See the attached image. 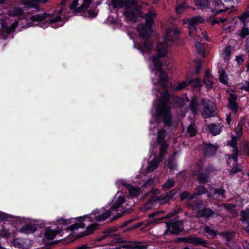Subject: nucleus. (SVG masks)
<instances>
[{"label": "nucleus", "mask_w": 249, "mask_h": 249, "mask_svg": "<svg viewBox=\"0 0 249 249\" xmlns=\"http://www.w3.org/2000/svg\"><path fill=\"white\" fill-rule=\"evenodd\" d=\"M238 18L243 23L244 25L249 23V11H245L241 16L238 17Z\"/></svg>", "instance_id": "72a5a7b5"}, {"label": "nucleus", "mask_w": 249, "mask_h": 249, "mask_svg": "<svg viewBox=\"0 0 249 249\" xmlns=\"http://www.w3.org/2000/svg\"><path fill=\"white\" fill-rule=\"evenodd\" d=\"M190 84L194 88L200 87L201 86V81L198 78L192 79L187 76L184 81L178 82L177 85L174 88V89L176 91L181 90Z\"/></svg>", "instance_id": "f8f14e48"}, {"label": "nucleus", "mask_w": 249, "mask_h": 249, "mask_svg": "<svg viewBox=\"0 0 249 249\" xmlns=\"http://www.w3.org/2000/svg\"><path fill=\"white\" fill-rule=\"evenodd\" d=\"M117 249L126 248L127 249H147V246L142 242H135L131 245H123L119 247H116Z\"/></svg>", "instance_id": "f3484780"}, {"label": "nucleus", "mask_w": 249, "mask_h": 249, "mask_svg": "<svg viewBox=\"0 0 249 249\" xmlns=\"http://www.w3.org/2000/svg\"><path fill=\"white\" fill-rule=\"evenodd\" d=\"M47 1V0L42 1V0H21L22 4L27 9L34 8L38 10V4L39 3H45Z\"/></svg>", "instance_id": "2eb2a0df"}, {"label": "nucleus", "mask_w": 249, "mask_h": 249, "mask_svg": "<svg viewBox=\"0 0 249 249\" xmlns=\"http://www.w3.org/2000/svg\"><path fill=\"white\" fill-rule=\"evenodd\" d=\"M124 202V196H119L109 210L106 212H104L103 209L93 211L89 215H86L80 218L78 223L71 225L68 228V230L74 231L75 230L79 228H84L86 222H89L93 221L97 222L103 221L112 214H114L115 212H117L120 210L122 209V205Z\"/></svg>", "instance_id": "f03ea898"}, {"label": "nucleus", "mask_w": 249, "mask_h": 249, "mask_svg": "<svg viewBox=\"0 0 249 249\" xmlns=\"http://www.w3.org/2000/svg\"><path fill=\"white\" fill-rule=\"evenodd\" d=\"M92 0H62L61 5L63 6L58 10V15L51 20L50 22H59L62 20L77 15L87 10Z\"/></svg>", "instance_id": "7ed1b4c3"}, {"label": "nucleus", "mask_w": 249, "mask_h": 249, "mask_svg": "<svg viewBox=\"0 0 249 249\" xmlns=\"http://www.w3.org/2000/svg\"><path fill=\"white\" fill-rule=\"evenodd\" d=\"M236 35L244 39L247 36L249 35V28L247 27L246 25H244L242 29L236 33Z\"/></svg>", "instance_id": "2f4dec72"}, {"label": "nucleus", "mask_w": 249, "mask_h": 249, "mask_svg": "<svg viewBox=\"0 0 249 249\" xmlns=\"http://www.w3.org/2000/svg\"><path fill=\"white\" fill-rule=\"evenodd\" d=\"M51 15L49 14H47L46 13H44L42 14H36L35 15L32 16L30 18V19L32 20V21L34 22H42L44 20H47V21H49V23L51 24V26L53 28H56V26H55L54 24L55 23H57L58 22H54L53 23H51L50 22L51 19H47L49 18H50ZM52 19H51L52 20Z\"/></svg>", "instance_id": "4468645a"}, {"label": "nucleus", "mask_w": 249, "mask_h": 249, "mask_svg": "<svg viewBox=\"0 0 249 249\" xmlns=\"http://www.w3.org/2000/svg\"><path fill=\"white\" fill-rule=\"evenodd\" d=\"M204 19L200 16L194 17L191 18L183 19V24H188L189 34L190 36L198 39L201 38L203 39H207L206 35L203 33L201 30L197 29L195 26L196 24L201 23L204 22Z\"/></svg>", "instance_id": "423d86ee"}, {"label": "nucleus", "mask_w": 249, "mask_h": 249, "mask_svg": "<svg viewBox=\"0 0 249 249\" xmlns=\"http://www.w3.org/2000/svg\"><path fill=\"white\" fill-rule=\"evenodd\" d=\"M168 166L170 169L172 170L175 169L176 167L175 163L171 160H169Z\"/></svg>", "instance_id": "bf43d9fd"}, {"label": "nucleus", "mask_w": 249, "mask_h": 249, "mask_svg": "<svg viewBox=\"0 0 249 249\" xmlns=\"http://www.w3.org/2000/svg\"><path fill=\"white\" fill-rule=\"evenodd\" d=\"M36 230L35 225L31 224H26L25 226L20 228L19 231L21 233L29 234L33 233Z\"/></svg>", "instance_id": "b1692460"}, {"label": "nucleus", "mask_w": 249, "mask_h": 249, "mask_svg": "<svg viewBox=\"0 0 249 249\" xmlns=\"http://www.w3.org/2000/svg\"><path fill=\"white\" fill-rule=\"evenodd\" d=\"M217 151L216 146L211 144H207L205 145L203 152L205 156L210 157L213 156Z\"/></svg>", "instance_id": "412c9836"}, {"label": "nucleus", "mask_w": 249, "mask_h": 249, "mask_svg": "<svg viewBox=\"0 0 249 249\" xmlns=\"http://www.w3.org/2000/svg\"><path fill=\"white\" fill-rule=\"evenodd\" d=\"M175 184V181L173 178H168L165 182L162 185V188L165 191H167L174 186Z\"/></svg>", "instance_id": "473e14b6"}, {"label": "nucleus", "mask_w": 249, "mask_h": 249, "mask_svg": "<svg viewBox=\"0 0 249 249\" xmlns=\"http://www.w3.org/2000/svg\"><path fill=\"white\" fill-rule=\"evenodd\" d=\"M214 212L211 209L204 208L198 211L197 216L198 217L209 218L214 215Z\"/></svg>", "instance_id": "5701e85b"}, {"label": "nucleus", "mask_w": 249, "mask_h": 249, "mask_svg": "<svg viewBox=\"0 0 249 249\" xmlns=\"http://www.w3.org/2000/svg\"><path fill=\"white\" fill-rule=\"evenodd\" d=\"M210 191H213V195H212L211 194L210 192H208L207 193V196L208 197H213L214 199L215 198L214 196H215V197H216V195H217V196H218V198H219L220 199H222L224 198H225L224 194L225 193V191L224 189H223L222 188L217 189H211Z\"/></svg>", "instance_id": "aec40b11"}, {"label": "nucleus", "mask_w": 249, "mask_h": 249, "mask_svg": "<svg viewBox=\"0 0 249 249\" xmlns=\"http://www.w3.org/2000/svg\"><path fill=\"white\" fill-rule=\"evenodd\" d=\"M24 10L19 7H12L8 11V15L12 17H19L24 14Z\"/></svg>", "instance_id": "6ab92c4d"}, {"label": "nucleus", "mask_w": 249, "mask_h": 249, "mask_svg": "<svg viewBox=\"0 0 249 249\" xmlns=\"http://www.w3.org/2000/svg\"><path fill=\"white\" fill-rule=\"evenodd\" d=\"M236 99L237 96L235 94L232 93L230 94L229 98V102H236Z\"/></svg>", "instance_id": "052dcab7"}, {"label": "nucleus", "mask_w": 249, "mask_h": 249, "mask_svg": "<svg viewBox=\"0 0 249 249\" xmlns=\"http://www.w3.org/2000/svg\"><path fill=\"white\" fill-rule=\"evenodd\" d=\"M201 104L204 106L202 111V115L205 118L213 117L214 114V104L210 100H206L204 98L201 99Z\"/></svg>", "instance_id": "ddd939ff"}, {"label": "nucleus", "mask_w": 249, "mask_h": 249, "mask_svg": "<svg viewBox=\"0 0 249 249\" xmlns=\"http://www.w3.org/2000/svg\"><path fill=\"white\" fill-rule=\"evenodd\" d=\"M204 82L208 89H211L212 87V82L209 78H204Z\"/></svg>", "instance_id": "4d7b16f0"}, {"label": "nucleus", "mask_w": 249, "mask_h": 249, "mask_svg": "<svg viewBox=\"0 0 249 249\" xmlns=\"http://www.w3.org/2000/svg\"><path fill=\"white\" fill-rule=\"evenodd\" d=\"M220 81L225 85H227L228 83V77L225 71H222L219 75Z\"/></svg>", "instance_id": "c9c22d12"}, {"label": "nucleus", "mask_w": 249, "mask_h": 249, "mask_svg": "<svg viewBox=\"0 0 249 249\" xmlns=\"http://www.w3.org/2000/svg\"><path fill=\"white\" fill-rule=\"evenodd\" d=\"M202 204H203V201H197L195 206L194 207L193 209H195L199 208V206L202 205Z\"/></svg>", "instance_id": "0e129e2a"}, {"label": "nucleus", "mask_w": 249, "mask_h": 249, "mask_svg": "<svg viewBox=\"0 0 249 249\" xmlns=\"http://www.w3.org/2000/svg\"><path fill=\"white\" fill-rule=\"evenodd\" d=\"M195 2L196 6L202 10L207 8L210 6L209 0H195Z\"/></svg>", "instance_id": "cd10ccee"}, {"label": "nucleus", "mask_w": 249, "mask_h": 249, "mask_svg": "<svg viewBox=\"0 0 249 249\" xmlns=\"http://www.w3.org/2000/svg\"><path fill=\"white\" fill-rule=\"evenodd\" d=\"M154 46L152 42L149 39H146L144 40L143 45L141 47L143 53H147L149 51H151Z\"/></svg>", "instance_id": "bb28decb"}, {"label": "nucleus", "mask_w": 249, "mask_h": 249, "mask_svg": "<svg viewBox=\"0 0 249 249\" xmlns=\"http://www.w3.org/2000/svg\"><path fill=\"white\" fill-rule=\"evenodd\" d=\"M202 163L197 164L196 167V170L193 171L194 175H197V179L200 183H206L208 182L209 179V175L214 171L212 167H207L205 172L202 171Z\"/></svg>", "instance_id": "1a4fd4ad"}, {"label": "nucleus", "mask_w": 249, "mask_h": 249, "mask_svg": "<svg viewBox=\"0 0 249 249\" xmlns=\"http://www.w3.org/2000/svg\"><path fill=\"white\" fill-rule=\"evenodd\" d=\"M196 47L199 53L203 54L204 50V45L200 43L197 42L196 43Z\"/></svg>", "instance_id": "49530a36"}, {"label": "nucleus", "mask_w": 249, "mask_h": 249, "mask_svg": "<svg viewBox=\"0 0 249 249\" xmlns=\"http://www.w3.org/2000/svg\"><path fill=\"white\" fill-rule=\"evenodd\" d=\"M239 144L242 153L249 157V142L244 140L241 141Z\"/></svg>", "instance_id": "393cba45"}, {"label": "nucleus", "mask_w": 249, "mask_h": 249, "mask_svg": "<svg viewBox=\"0 0 249 249\" xmlns=\"http://www.w3.org/2000/svg\"><path fill=\"white\" fill-rule=\"evenodd\" d=\"M10 233L8 230L5 229H2L0 231V236L7 237L10 236Z\"/></svg>", "instance_id": "3c124183"}, {"label": "nucleus", "mask_w": 249, "mask_h": 249, "mask_svg": "<svg viewBox=\"0 0 249 249\" xmlns=\"http://www.w3.org/2000/svg\"><path fill=\"white\" fill-rule=\"evenodd\" d=\"M7 218L6 214L4 213L0 212V220H4Z\"/></svg>", "instance_id": "338daca9"}, {"label": "nucleus", "mask_w": 249, "mask_h": 249, "mask_svg": "<svg viewBox=\"0 0 249 249\" xmlns=\"http://www.w3.org/2000/svg\"><path fill=\"white\" fill-rule=\"evenodd\" d=\"M227 24H223V26H222V29H223V31L226 33H231V29L232 28V27L231 26H226Z\"/></svg>", "instance_id": "6e6d98bb"}, {"label": "nucleus", "mask_w": 249, "mask_h": 249, "mask_svg": "<svg viewBox=\"0 0 249 249\" xmlns=\"http://www.w3.org/2000/svg\"><path fill=\"white\" fill-rule=\"evenodd\" d=\"M98 225L96 224H91L89 225L84 232V235L92 233L97 228Z\"/></svg>", "instance_id": "f704fd0d"}, {"label": "nucleus", "mask_w": 249, "mask_h": 249, "mask_svg": "<svg viewBox=\"0 0 249 249\" xmlns=\"http://www.w3.org/2000/svg\"><path fill=\"white\" fill-rule=\"evenodd\" d=\"M166 131L164 129H161L158 131L157 142L159 143L162 142L164 139Z\"/></svg>", "instance_id": "e433bc0d"}, {"label": "nucleus", "mask_w": 249, "mask_h": 249, "mask_svg": "<svg viewBox=\"0 0 249 249\" xmlns=\"http://www.w3.org/2000/svg\"><path fill=\"white\" fill-rule=\"evenodd\" d=\"M166 147L163 144L160 147L159 157L157 158L158 160H160V161H162L163 158L166 154Z\"/></svg>", "instance_id": "79ce46f5"}, {"label": "nucleus", "mask_w": 249, "mask_h": 249, "mask_svg": "<svg viewBox=\"0 0 249 249\" xmlns=\"http://www.w3.org/2000/svg\"><path fill=\"white\" fill-rule=\"evenodd\" d=\"M18 25V21H15L10 27H8L6 32L7 33L9 34L12 32L14 31L16 28L17 27Z\"/></svg>", "instance_id": "de8ad7c7"}, {"label": "nucleus", "mask_w": 249, "mask_h": 249, "mask_svg": "<svg viewBox=\"0 0 249 249\" xmlns=\"http://www.w3.org/2000/svg\"><path fill=\"white\" fill-rule=\"evenodd\" d=\"M235 60L238 64H242L244 62V59L242 55H237L236 56Z\"/></svg>", "instance_id": "13d9d810"}, {"label": "nucleus", "mask_w": 249, "mask_h": 249, "mask_svg": "<svg viewBox=\"0 0 249 249\" xmlns=\"http://www.w3.org/2000/svg\"><path fill=\"white\" fill-rule=\"evenodd\" d=\"M156 14L149 12L145 15V24H140L137 27V31L142 37L150 35L152 33V26L154 23V18Z\"/></svg>", "instance_id": "0eeeda50"}, {"label": "nucleus", "mask_w": 249, "mask_h": 249, "mask_svg": "<svg viewBox=\"0 0 249 249\" xmlns=\"http://www.w3.org/2000/svg\"><path fill=\"white\" fill-rule=\"evenodd\" d=\"M127 188L131 196H138L140 194L141 189L139 187L129 185L127 186Z\"/></svg>", "instance_id": "a878e982"}, {"label": "nucleus", "mask_w": 249, "mask_h": 249, "mask_svg": "<svg viewBox=\"0 0 249 249\" xmlns=\"http://www.w3.org/2000/svg\"><path fill=\"white\" fill-rule=\"evenodd\" d=\"M179 33V31L176 27H172L170 28H167L164 37L165 43L159 42L157 44V55L154 56L151 59L155 68L160 73L159 80V84L164 88L167 86L168 83V74L162 70V63L160 60V58L165 57L166 55L168 42H174L175 40H177L178 38Z\"/></svg>", "instance_id": "f257e3e1"}, {"label": "nucleus", "mask_w": 249, "mask_h": 249, "mask_svg": "<svg viewBox=\"0 0 249 249\" xmlns=\"http://www.w3.org/2000/svg\"><path fill=\"white\" fill-rule=\"evenodd\" d=\"M242 219L243 222H249V209H247L241 212Z\"/></svg>", "instance_id": "58836bf2"}, {"label": "nucleus", "mask_w": 249, "mask_h": 249, "mask_svg": "<svg viewBox=\"0 0 249 249\" xmlns=\"http://www.w3.org/2000/svg\"><path fill=\"white\" fill-rule=\"evenodd\" d=\"M88 16L90 18H94L97 16L95 11L89 10L88 11Z\"/></svg>", "instance_id": "680f3d73"}, {"label": "nucleus", "mask_w": 249, "mask_h": 249, "mask_svg": "<svg viewBox=\"0 0 249 249\" xmlns=\"http://www.w3.org/2000/svg\"><path fill=\"white\" fill-rule=\"evenodd\" d=\"M165 224L167 229L164 232V235H167L168 232L178 234L184 230V223L181 220H171L169 222H166Z\"/></svg>", "instance_id": "6e6552de"}, {"label": "nucleus", "mask_w": 249, "mask_h": 249, "mask_svg": "<svg viewBox=\"0 0 249 249\" xmlns=\"http://www.w3.org/2000/svg\"><path fill=\"white\" fill-rule=\"evenodd\" d=\"M231 47L228 46L226 47L224 50L223 55L225 59H229V57L231 54Z\"/></svg>", "instance_id": "37998d69"}, {"label": "nucleus", "mask_w": 249, "mask_h": 249, "mask_svg": "<svg viewBox=\"0 0 249 249\" xmlns=\"http://www.w3.org/2000/svg\"><path fill=\"white\" fill-rule=\"evenodd\" d=\"M187 240V243L191 244L195 246L202 245L204 247H205L207 244L205 240L196 237L195 235L188 236Z\"/></svg>", "instance_id": "dca6fc26"}, {"label": "nucleus", "mask_w": 249, "mask_h": 249, "mask_svg": "<svg viewBox=\"0 0 249 249\" xmlns=\"http://www.w3.org/2000/svg\"><path fill=\"white\" fill-rule=\"evenodd\" d=\"M243 247L244 249H249V243L247 241H244L243 243Z\"/></svg>", "instance_id": "774afa93"}, {"label": "nucleus", "mask_w": 249, "mask_h": 249, "mask_svg": "<svg viewBox=\"0 0 249 249\" xmlns=\"http://www.w3.org/2000/svg\"><path fill=\"white\" fill-rule=\"evenodd\" d=\"M114 8L124 9V15L127 22L135 23L139 18H142V5L137 4V0H111Z\"/></svg>", "instance_id": "20e7f679"}, {"label": "nucleus", "mask_w": 249, "mask_h": 249, "mask_svg": "<svg viewBox=\"0 0 249 249\" xmlns=\"http://www.w3.org/2000/svg\"><path fill=\"white\" fill-rule=\"evenodd\" d=\"M160 162V160H158L157 157L154 158L147 168V172L154 171L157 167Z\"/></svg>", "instance_id": "7c9ffc66"}, {"label": "nucleus", "mask_w": 249, "mask_h": 249, "mask_svg": "<svg viewBox=\"0 0 249 249\" xmlns=\"http://www.w3.org/2000/svg\"><path fill=\"white\" fill-rule=\"evenodd\" d=\"M219 19L221 22L223 23V24H228L230 23V20L229 19H227L224 18H220Z\"/></svg>", "instance_id": "e2e57ef3"}, {"label": "nucleus", "mask_w": 249, "mask_h": 249, "mask_svg": "<svg viewBox=\"0 0 249 249\" xmlns=\"http://www.w3.org/2000/svg\"><path fill=\"white\" fill-rule=\"evenodd\" d=\"M198 106V104L196 101L193 100L191 101L190 105V107L194 114L197 112Z\"/></svg>", "instance_id": "c03bdc74"}, {"label": "nucleus", "mask_w": 249, "mask_h": 249, "mask_svg": "<svg viewBox=\"0 0 249 249\" xmlns=\"http://www.w3.org/2000/svg\"><path fill=\"white\" fill-rule=\"evenodd\" d=\"M223 235H224L227 241H230L234 236V233L233 232H226L225 233H222Z\"/></svg>", "instance_id": "8fccbe9b"}, {"label": "nucleus", "mask_w": 249, "mask_h": 249, "mask_svg": "<svg viewBox=\"0 0 249 249\" xmlns=\"http://www.w3.org/2000/svg\"><path fill=\"white\" fill-rule=\"evenodd\" d=\"M179 212V211L177 210H175L174 211H173L171 213H169L165 216H163V217H162L161 218H160V219H167V218H168L172 217L174 216L176 214L178 213Z\"/></svg>", "instance_id": "09e8293b"}, {"label": "nucleus", "mask_w": 249, "mask_h": 249, "mask_svg": "<svg viewBox=\"0 0 249 249\" xmlns=\"http://www.w3.org/2000/svg\"><path fill=\"white\" fill-rule=\"evenodd\" d=\"M187 8H188V4L186 1H184L181 4L178 5L176 7V10L178 14H181Z\"/></svg>", "instance_id": "4c0bfd02"}, {"label": "nucleus", "mask_w": 249, "mask_h": 249, "mask_svg": "<svg viewBox=\"0 0 249 249\" xmlns=\"http://www.w3.org/2000/svg\"><path fill=\"white\" fill-rule=\"evenodd\" d=\"M61 231L58 228L56 230H51L48 228L45 233V238L48 240H52L54 238L55 236L60 233Z\"/></svg>", "instance_id": "4be33fe9"}, {"label": "nucleus", "mask_w": 249, "mask_h": 249, "mask_svg": "<svg viewBox=\"0 0 249 249\" xmlns=\"http://www.w3.org/2000/svg\"><path fill=\"white\" fill-rule=\"evenodd\" d=\"M194 198V194L191 195L188 192H183L180 194V199L182 201L185 199L191 200Z\"/></svg>", "instance_id": "a19ab883"}, {"label": "nucleus", "mask_w": 249, "mask_h": 249, "mask_svg": "<svg viewBox=\"0 0 249 249\" xmlns=\"http://www.w3.org/2000/svg\"><path fill=\"white\" fill-rule=\"evenodd\" d=\"M197 133V127L195 123H191L187 127V134L190 137H193Z\"/></svg>", "instance_id": "c756f323"}, {"label": "nucleus", "mask_w": 249, "mask_h": 249, "mask_svg": "<svg viewBox=\"0 0 249 249\" xmlns=\"http://www.w3.org/2000/svg\"><path fill=\"white\" fill-rule=\"evenodd\" d=\"M204 231H206V232H207L211 236H214L216 235L214 231L209 227H205L204 228Z\"/></svg>", "instance_id": "603ef678"}, {"label": "nucleus", "mask_w": 249, "mask_h": 249, "mask_svg": "<svg viewBox=\"0 0 249 249\" xmlns=\"http://www.w3.org/2000/svg\"><path fill=\"white\" fill-rule=\"evenodd\" d=\"M207 192L205 187L203 186H198L196 189L195 193H194V196H196L201 195Z\"/></svg>", "instance_id": "ea45409f"}, {"label": "nucleus", "mask_w": 249, "mask_h": 249, "mask_svg": "<svg viewBox=\"0 0 249 249\" xmlns=\"http://www.w3.org/2000/svg\"><path fill=\"white\" fill-rule=\"evenodd\" d=\"M176 194V191L175 190H173L168 193H167L165 196H159L156 197L154 196L152 199L149 200L147 202H146L143 207V210L146 211L150 209L153 206V201H157L160 204H164L168 202Z\"/></svg>", "instance_id": "9d476101"}, {"label": "nucleus", "mask_w": 249, "mask_h": 249, "mask_svg": "<svg viewBox=\"0 0 249 249\" xmlns=\"http://www.w3.org/2000/svg\"><path fill=\"white\" fill-rule=\"evenodd\" d=\"M243 85L240 88L241 89H244L246 91L249 92V81H246L244 84H242Z\"/></svg>", "instance_id": "5fc2aeb1"}, {"label": "nucleus", "mask_w": 249, "mask_h": 249, "mask_svg": "<svg viewBox=\"0 0 249 249\" xmlns=\"http://www.w3.org/2000/svg\"><path fill=\"white\" fill-rule=\"evenodd\" d=\"M13 245L15 247L21 248L22 247V243L20 242V240L18 238L15 239L13 240Z\"/></svg>", "instance_id": "864d4df0"}, {"label": "nucleus", "mask_w": 249, "mask_h": 249, "mask_svg": "<svg viewBox=\"0 0 249 249\" xmlns=\"http://www.w3.org/2000/svg\"><path fill=\"white\" fill-rule=\"evenodd\" d=\"M245 121L244 119H241L238 123L236 127L235 128V132L236 136L241 138L243 134V126L244 125Z\"/></svg>", "instance_id": "c85d7f7f"}, {"label": "nucleus", "mask_w": 249, "mask_h": 249, "mask_svg": "<svg viewBox=\"0 0 249 249\" xmlns=\"http://www.w3.org/2000/svg\"><path fill=\"white\" fill-rule=\"evenodd\" d=\"M240 138L236 136H232L231 139L229 142L228 145L232 147V154L229 156L227 163L231 169L229 171L230 175L235 174L242 170L241 166L238 163V156L239 155V151L237 147V142Z\"/></svg>", "instance_id": "39448f33"}, {"label": "nucleus", "mask_w": 249, "mask_h": 249, "mask_svg": "<svg viewBox=\"0 0 249 249\" xmlns=\"http://www.w3.org/2000/svg\"><path fill=\"white\" fill-rule=\"evenodd\" d=\"M207 130L213 135L219 134L222 131V125L220 124H211L207 125Z\"/></svg>", "instance_id": "a211bd4d"}, {"label": "nucleus", "mask_w": 249, "mask_h": 249, "mask_svg": "<svg viewBox=\"0 0 249 249\" xmlns=\"http://www.w3.org/2000/svg\"><path fill=\"white\" fill-rule=\"evenodd\" d=\"M246 50L247 52H249V37L247 38L246 40V43L245 44Z\"/></svg>", "instance_id": "69168bd1"}, {"label": "nucleus", "mask_w": 249, "mask_h": 249, "mask_svg": "<svg viewBox=\"0 0 249 249\" xmlns=\"http://www.w3.org/2000/svg\"><path fill=\"white\" fill-rule=\"evenodd\" d=\"M157 112L159 116L163 117V121L165 124L170 125V108L168 105L163 103L160 104L157 107Z\"/></svg>", "instance_id": "9b49d317"}, {"label": "nucleus", "mask_w": 249, "mask_h": 249, "mask_svg": "<svg viewBox=\"0 0 249 249\" xmlns=\"http://www.w3.org/2000/svg\"><path fill=\"white\" fill-rule=\"evenodd\" d=\"M229 107L236 113L238 110V107L236 102H229Z\"/></svg>", "instance_id": "a18cd8bd"}]
</instances>
